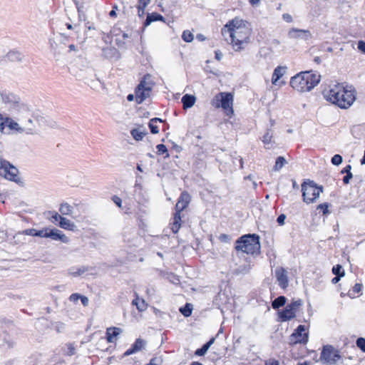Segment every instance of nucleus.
<instances>
[{
  "label": "nucleus",
  "mask_w": 365,
  "mask_h": 365,
  "mask_svg": "<svg viewBox=\"0 0 365 365\" xmlns=\"http://www.w3.org/2000/svg\"><path fill=\"white\" fill-rule=\"evenodd\" d=\"M221 33L232 48L235 52H240L250 43L252 29L247 21L235 17L226 23Z\"/></svg>",
  "instance_id": "f257e3e1"
},
{
  "label": "nucleus",
  "mask_w": 365,
  "mask_h": 365,
  "mask_svg": "<svg viewBox=\"0 0 365 365\" xmlns=\"http://www.w3.org/2000/svg\"><path fill=\"white\" fill-rule=\"evenodd\" d=\"M324 98L341 108H349L356 100V91L351 86L344 83H331L322 92Z\"/></svg>",
  "instance_id": "f03ea898"
},
{
  "label": "nucleus",
  "mask_w": 365,
  "mask_h": 365,
  "mask_svg": "<svg viewBox=\"0 0 365 365\" xmlns=\"http://www.w3.org/2000/svg\"><path fill=\"white\" fill-rule=\"evenodd\" d=\"M236 249L250 255L258 253L260 249L259 237L256 235L242 236L237 240Z\"/></svg>",
  "instance_id": "7ed1b4c3"
},
{
  "label": "nucleus",
  "mask_w": 365,
  "mask_h": 365,
  "mask_svg": "<svg viewBox=\"0 0 365 365\" xmlns=\"http://www.w3.org/2000/svg\"><path fill=\"white\" fill-rule=\"evenodd\" d=\"M210 104L215 108H222L227 116H231L234 113L233 110V96L230 93L221 92L217 93L211 100Z\"/></svg>",
  "instance_id": "20e7f679"
},
{
  "label": "nucleus",
  "mask_w": 365,
  "mask_h": 365,
  "mask_svg": "<svg viewBox=\"0 0 365 365\" xmlns=\"http://www.w3.org/2000/svg\"><path fill=\"white\" fill-rule=\"evenodd\" d=\"M320 76L312 71H304L298 73V91L306 92L312 90L317 86Z\"/></svg>",
  "instance_id": "39448f33"
},
{
  "label": "nucleus",
  "mask_w": 365,
  "mask_h": 365,
  "mask_svg": "<svg viewBox=\"0 0 365 365\" xmlns=\"http://www.w3.org/2000/svg\"><path fill=\"white\" fill-rule=\"evenodd\" d=\"M154 82L150 75H146L140 81L135 92V98L137 103H142L150 95Z\"/></svg>",
  "instance_id": "423d86ee"
},
{
  "label": "nucleus",
  "mask_w": 365,
  "mask_h": 365,
  "mask_svg": "<svg viewBox=\"0 0 365 365\" xmlns=\"http://www.w3.org/2000/svg\"><path fill=\"white\" fill-rule=\"evenodd\" d=\"M6 127L12 133L22 134H32L34 132L32 119L26 120H15L12 118H7Z\"/></svg>",
  "instance_id": "0eeeda50"
},
{
  "label": "nucleus",
  "mask_w": 365,
  "mask_h": 365,
  "mask_svg": "<svg viewBox=\"0 0 365 365\" xmlns=\"http://www.w3.org/2000/svg\"><path fill=\"white\" fill-rule=\"evenodd\" d=\"M302 192L304 201L307 203L314 202L322 192V187L317 186L314 182H304L302 185Z\"/></svg>",
  "instance_id": "6e6552de"
},
{
  "label": "nucleus",
  "mask_w": 365,
  "mask_h": 365,
  "mask_svg": "<svg viewBox=\"0 0 365 365\" xmlns=\"http://www.w3.org/2000/svg\"><path fill=\"white\" fill-rule=\"evenodd\" d=\"M341 356L331 346H325L321 353L320 360L326 365H335Z\"/></svg>",
  "instance_id": "1a4fd4ad"
},
{
  "label": "nucleus",
  "mask_w": 365,
  "mask_h": 365,
  "mask_svg": "<svg viewBox=\"0 0 365 365\" xmlns=\"http://www.w3.org/2000/svg\"><path fill=\"white\" fill-rule=\"evenodd\" d=\"M18 169L10 164L8 161L0 158V175L4 178L15 181L17 175Z\"/></svg>",
  "instance_id": "9d476101"
},
{
  "label": "nucleus",
  "mask_w": 365,
  "mask_h": 365,
  "mask_svg": "<svg viewBox=\"0 0 365 365\" xmlns=\"http://www.w3.org/2000/svg\"><path fill=\"white\" fill-rule=\"evenodd\" d=\"M11 113L15 115L17 120L31 119V110L28 105L21 101L16 107H13Z\"/></svg>",
  "instance_id": "9b49d317"
},
{
  "label": "nucleus",
  "mask_w": 365,
  "mask_h": 365,
  "mask_svg": "<svg viewBox=\"0 0 365 365\" xmlns=\"http://www.w3.org/2000/svg\"><path fill=\"white\" fill-rule=\"evenodd\" d=\"M297 313V301H293L288 304L285 308L279 312L280 321L286 322L295 317Z\"/></svg>",
  "instance_id": "f8f14e48"
},
{
  "label": "nucleus",
  "mask_w": 365,
  "mask_h": 365,
  "mask_svg": "<svg viewBox=\"0 0 365 365\" xmlns=\"http://www.w3.org/2000/svg\"><path fill=\"white\" fill-rule=\"evenodd\" d=\"M1 96L2 101L8 106L10 111L21 101L19 97L11 93H1Z\"/></svg>",
  "instance_id": "ddd939ff"
},
{
  "label": "nucleus",
  "mask_w": 365,
  "mask_h": 365,
  "mask_svg": "<svg viewBox=\"0 0 365 365\" xmlns=\"http://www.w3.org/2000/svg\"><path fill=\"white\" fill-rule=\"evenodd\" d=\"M286 66H277L273 72L272 77V83L275 86H282L285 83L283 81H279L280 78L286 73Z\"/></svg>",
  "instance_id": "4468645a"
},
{
  "label": "nucleus",
  "mask_w": 365,
  "mask_h": 365,
  "mask_svg": "<svg viewBox=\"0 0 365 365\" xmlns=\"http://www.w3.org/2000/svg\"><path fill=\"white\" fill-rule=\"evenodd\" d=\"M275 277L279 285L284 289L288 285V277L287 271L282 267H277L275 269Z\"/></svg>",
  "instance_id": "2eb2a0df"
},
{
  "label": "nucleus",
  "mask_w": 365,
  "mask_h": 365,
  "mask_svg": "<svg viewBox=\"0 0 365 365\" xmlns=\"http://www.w3.org/2000/svg\"><path fill=\"white\" fill-rule=\"evenodd\" d=\"M47 238H51L53 240H59L63 243L69 242V238L57 229H48Z\"/></svg>",
  "instance_id": "dca6fc26"
},
{
  "label": "nucleus",
  "mask_w": 365,
  "mask_h": 365,
  "mask_svg": "<svg viewBox=\"0 0 365 365\" xmlns=\"http://www.w3.org/2000/svg\"><path fill=\"white\" fill-rule=\"evenodd\" d=\"M190 201V195L186 192H182L175 205L176 212L180 213L184 209L187 207Z\"/></svg>",
  "instance_id": "f3484780"
},
{
  "label": "nucleus",
  "mask_w": 365,
  "mask_h": 365,
  "mask_svg": "<svg viewBox=\"0 0 365 365\" xmlns=\"http://www.w3.org/2000/svg\"><path fill=\"white\" fill-rule=\"evenodd\" d=\"M146 344L147 342L145 340L142 339H138L133 344V346L124 353V355L129 356L143 350L146 346Z\"/></svg>",
  "instance_id": "a211bd4d"
},
{
  "label": "nucleus",
  "mask_w": 365,
  "mask_h": 365,
  "mask_svg": "<svg viewBox=\"0 0 365 365\" xmlns=\"http://www.w3.org/2000/svg\"><path fill=\"white\" fill-rule=\"evenodd\" d=\"M298 343L306 344L308 341L309 331L305 325H299L298 328Z\"/></svg>",
  "instance_id": "6ab92c4d"
},
{
  "label": "nucleus",
  "mask_w": 365,
  "mask_h": 365,
  "mask_svg": "<svg viewBox=\"0 0 365 365\" xmlns=\"http://www.w3.org/2000/svg\"><path fill=\"white\" fill-rule=\"evenodd\" d=\"M121 329L117 327L108 328L106 330V339L109 343L115 341L116 337L120 334Z\"/></svg>",
  "instance_id": "aec40b11"
},
{
  "label": "nucleus",
  "mask_w": 365,
  "mask_h": 365,
  "mask_svg": "<svg viewBox=\"0 0 365 365\" xmlns=\"http://www.w3.org/2000/svg\"><path fill=\"white\" fill-rule=\"evenodd\" d=\"M181 101L183 104V108L187 109L192 107L195 105L196 98L192 95L185 94L182 96Z\"/></svg>",
  "instance_id": "412c9836"
},
{
  "label": "nucleus",
  "mask_w": 365,
  "mask_h": 365,
  "mask_svg": "<svg viewBox=\"0 0 365 365\" xmlns=\"http://www.w3.org/2000/svg\"><path fill=\"white\" fill-rule=\"evenodd\" d=\"M131 135L136 140H141L144 136L147 134L146 129L143 127L133 129L130 131Z\"/></svg>",
  "instance_id": "4be33fe9"
},
{
  "label": "nucleus",
  "mask_w": 365,
  "mask_h": 365,
  "mask_svg": "<svg viewBox=\"0 0 365 365\" xmlns=\"http://www.w3.org/2000/svg\"><path fill=\"white\" fill-rule=\"evenodd\" d=\"M59 226L65 230L73 231L76 228L75 224L70 220L63 217H60Z\"/></svg>",
  "instance_id": "5701e85b"
},
{
  "label": "nucleus",
  "mask_w": 365,
  "mask_h": 365,
  "mask_svg": "<svg viewBox=\"0 0 365 365\" xmlns=\"http://www.w3.org/2000/svg\"><path fill=\"white\" fill-rule=\"evenodd\" d=\"M171 225V230L174 233H177L181 227V215L180 212H175L173 222Z\"/></svg>",
  "instance_id": "b1692460"
},
{
  "label": "nucleus",
  "mask_w": 365,
  "mask_h": 365,
  "mask_svg": "<svg viewBox=\"0 0 365 365\" xmlns=\"http://www.w3.org/2000/svg\"><path fill=\"white\" fill-rule=\"evenodd\" d=\"M155 21H164V17L157 13L148 14L144 23L145 26H148L152 22Z\"/></svg>",
  "instance_id": "393cba45"
},
{
  "label": "nucleus",
  "mask_w": 365,
  "mask_h": 365,
  "mask_svg": "<svg viewBox=\"0 0 365 365\" xmlns=\"http://www.w3.org/2000/svg\"><path fill=\"white\" fill-rule=\"evenodd\" d=\"M132 304L136 306L139 312H143L148 307L145 301L143 299H140L138 296H136V298L133 300Z\"/></svg>",
  "instance_id": "a878e982"
},
{
  "label": "nucleus",
  "mask_w": 365,
  "mask_h": 365,
  "mask_svg": "<svg viewBox=\"0 0 365 365\" xmlns=\"http://www.w3.org/2000/svg\"><path fill=\"white\" fill-rule=\"evenodd\" d=\"M273 133L271 130H267L262 137V142L267 148H271L273 145L272 142Z\"/></svg>",
  "instance_id": "bb28decb"
},
{
  "label": "nucleus",
  "mask_w": 365,
  "mask_h": 365,
  "mask_svg": "<svg viewBox=\"0 0 365 365\" xmlns=\"http://www.w3.org/2000/svg\"><path fill=\"white\" fill-rule=\"evenodd\" d=\"M6 58L10 61H21L22 60V55L18 51H11L7 53Z\"/></svg>",
  "instance_id": "cd10ccee"
},
{
  "label": "nucleus",
  "mask_w": 365,
  "mask_h": 365,
  "mask_svg": "<svg viewBox=\"0 0 365 365\" xmlns=\"http://www.w3.org/2000/svg\"><path fill=\"white\" fill-rule=\"evenodd\" d=\"M87 271V268L86 267H73L69 269V274L76 277L78 276H81L83 273H85Z\"/></svg>",
  "instance_id": "c85d7f7f"
},
{
  "label": "nucleus",
  "mask_w": 365,
  "mask_h": 365,
  "mask_svg": "<svg viewBox=\"0 0 365 365\" xmlns=\"http://www.w3.org/2000/svg\"><path fill=\"white\" fill-rule=\"evenodd\" d=\"M60 212L63 215H71L73 212V207L68 203H62L59 208Z\"/></svg>",
  "instance_id": "c756f323"
},
{
  "label": "nucleus",
  "mask_w": 365,
  "mask_h": 365,
  "mask_svg": "<svg viewBox=\"0 0 365 365\" xmlns=\"http://www.w3.org/2000/svg\"><path fill=\"white\" fill-rule=\"evenodd\" d=\"M287 299L284 296H280L276 298L272 303V308L277 309L279 307L284 306L286 303Z\"/></svg>",
  "instance_id": "7c9ffc66"
},
{
  "label": "nucleus",
  "mask_w": 365,
  "mask_h": 365,
  "mask_svg": "<svg viewBox=\"0 0 365 365\" xmlns=\"http://www.w3.org/2000/svg\"><path fill=\"white\" fill-rule=\"evenodd\" d=\"M161 122V119L160 118H154L153 119H151L149 122V128L150 129V132L153 133V134H157L159 133V129H158V125L155 124L157 122Z\"/></svg>",
  "instance_id": "2f4dec72"
},
{
  "label": "nucleus",
  "mask_w": 365,
  "mask_h": 365,
  "mask_svg": "<svg viewBox=\"0 0 365 365\" xmlns=\"http://www.w3.org/2000/svg\"><path fill=\"white\" fill-rule=\"evenodd\" d=\"M312 38V34L309 31L298 29V40H304L305 41L311 40Z\"/></svg>",
  "instance_id": "473e14b6"
},
{
  "label": "nucleus",
  "mask_w": 365,
  "mask_h": 365,
  "mask_svg": "<svg viewBox=\"0 0 365 365\" xmlns=\"http://www.w3.org/2000/svg\"><path fill=\"white\" fill-rule=\"evenodd\" d=\"M182 38L184 41L190 43L193 41L194 36L190 31L185 30L182 32Z\"/></svg>",
  "instance_id": "72a5a7b5"
},
{
  "label": "nucleus",
  "mask_w": 365,
  "mask_h": 365,
  "mask_svg": "<svg viewBox=\"0 0 365 365\" xmlns=\"http://www.w3.org/2000/svg\"><path fill=\"white\" fill-rule=\"evenodd\" d=\"M332 272L336 276L343 277L344 275V271L342 268V266L337 264L336 266L333 267Z\"/></svg>",
  "instance_id": "f704fd0d"
},
{
  "label": "nucleus",
  "mask_w": 365,
  "mask_h": 365,
  "mask_svg": "<svg viewBox=\"0 0 365 365\" xmlns=\"http://www.w3.org/2000/svg\"><path fill=\"white\" fill-rule=\"evenodd\" d=\"M251 266L250 264L241 265L236 269L237 274H245L250 272Z\"/></svg>",
  "instance_id": "c9c22d12"
},
{
  "label": "nucleus",
  "mask_w": 365,
  "mask_h": 365,
  "mask_svg": "<svg viewBox=\"0 0 365 365\" xmlns=\"http://www.w3.org/2000/svg\"><path fill=\"white\" fill-rule=\"evenodd\" d=\"M180 312L185 317H189L192 313V307L190 304H187L184 307L180 309Z\"/></svg>",
  "instance_id": "e433bc0d"
},
{
  "label": "nucleus",
  "mask_w": 365,
  "mask_h": 365,
  "mask_svg": "<svg viewBox=\"0 0 365 365\" xmlns=\"http://www.w3.org/2000/svg\"><path fill=\"white\" fill-rule=\"evenodd\" d=\"M284 162L285 159L283 157H278L275 162L274 170H279L281 169L283 167Z\"/></svg>",
  "instance_id": "4c0bfd02"
},
{
  "label": "nucleus",
  "mask_w": 365,
  "mask_h": 365,
  "mask_svg": "<svg viewBox=\"0 0 365 365\" xmlns=\"http://www.w3.org/2000/svg\"><path fill=\"white\" fill-rule=\"evenodd\" d=\"M7 118L8 117H4L1 113H0V132L1 133H4V129L6 128V121H7Z\"/></svg>",
  "instance_id": "58836bf2"
},
{
  "label": "nucleus",
  "mask_w": 365,
  "mask_h": 365,
  "mask_svg": "<svg viewBox=\"0 0 365 365\" xmlns=\"http://www.w3.org/2000/svg\"><path fill=\"white\" fill-rule=\"evenodd\" d=\"M331 163L335 165H339L342 163V157L336 154L331 158Z\"/></svg>",
  "instance_id": "ea45409f"
},
{
  "label": "nucleus",
  "mask_w": 365,
  "mask_h": 365,
  "mask_svg": "<svg viewBox=\"0 0 365 365\" xmlns=\"http://www.w3.org/2000/svg\"><path fill=\"white\" fill-rule=\"evenodd\" d=\"M357 346L364 352H365V339L364 338H359L356 340Z\"/></svg>",
  "instance_id": "a19ab883"
},
{
  "label": "nucleus",
  "mask_w": 365,
  "mask_h": 365,
  "mask_svg": "<svg viewBox=\"0 0 365 365\" xmlns=\"http://www.w3.org/2000/svg\"><path fill=\"white\" fill-rule=\"evenodd\" d=\"M156 148H157V150H158V153L159 154H164V153H166L167 154V156H168V149L166 148V146L163 144H159L156 146Z\"/></svg>",
  "instance_id": "79ce46f5"
},
{
  "label": "nucleus",
  "mask_w": 365,
  "mask_h": 365,
  "mask_svg": "<svg viewBox=\"0 0 365 365\" xmlns=\"http://www.w3.org/2000/svg\"><path fill=\"white\" fill-rule=\"evenodd\" d=\"M207 346L208 345H203L202 348L200 349H198L195 351V354L197 355V356H203L206 354V352L207 351V350L209 349L207 348Z\"/></svg>",
  "instance_id": "37998d69"
},
{
  "label": "nucleus",
  "mask_w": 365,
  "mask_h": 365,
  "mask_svg": "<svg viewBox=\"0 0 365 365\" xmlns=\"http://www.w3.org/2000/svg\"><path fill=\"white\" fill-rule=\"evenodd\" d=\"M328 208V203H322L317 206V210H322L324 215H326L329 212Z\"/></svg>",
  "instance_id": "c03bdc74"
},
{
  "label": "nucleus",
  "mask_w": 365,
  "mask_h": 365,
  "mask_svg": "<svg viewBox=\"0 0 365 365\" xmlns=\"http://www.w3.org/2000/svg\"><path fill=\"white\" fill-rule=\"evenodd\" d=\"M48 228L43 229L41 230H36V235L35 236L41 237H46L48 235Z\"/></svg>",
  "instance_id": "a18cd8bd"
},
{
  "label": "nucleus",
  "mask_w": 365,
  "mask_h": 365,
  "mask_svg": "<svg viewBox=\"0 0 365 365\" xmlns=\"http://www.w3.org/2000/svg\"><path fill=\"white\" fill-rule=\"evenodd\" d=\"M21 235L35 236L36 230L35 229H27V230H24L22 232H19L17 234V235Z\"/></svg>",
  "instance_id": "49530a36"
},
{
  "label": "nucleus",
  "mask_w": 365,
  "mask_h": 365,
  "mask_svg": "<svg viewBox=\"0 0 365 365\" xmlns=\"http://www.w3.org/2000/svg\"><path fill=\"white\" fill-rule=\"evenodd\" d=\"M112 200L118 207H122V200L118 196H117V195L113 196Z\"/></svg>",
  "instance_id": "de8ad7c7"
},
{
  "label": "nucleus",
  "mask_w": 365,
  "mask_h": 365,
  "mask_svg": "<svg viewBox=\"0 0 365 365\" xmlns=\"http://www.w3.org/2000/svg\"><path fill=\"white\" fill-rule=\"evenodd\" d=\"M149 363H150V365H161L162 359L160 358H158V357H155V358H153L150 361Z\"/></svg>",
  "instance_id": "09e8293b"
},
{
  "label": "nucleus",
  "mask_w": 365,
  "mask_h": 365,
  "mask_svg": "<svg viewBox=\"0 0 365 365\" xmlns=\"http://www.w3.org/2000/svg\"><path fill=\"white\" fill-rule=\"evenodd\" d=\"M80 298H81V294H80L74 293V294H72L69 297V300L71 302H76L78 299H80Z\"/></svg>",
  "instance_id": "8fccbe9b"
},
{
  "label": "nucleus",
  "mask_w": 365,
  "mask_h": 365,
  "mask_svg": "<svg viewBox=\"0 0 365 365\" xmlns=\"http://www.w3.org/2000/svg\"><path fill=\"white\" fill-rule=\"evenodd\" d=\"M290 344H297V329L294 331V332L290 336Z\"/></svg>",
  "instance_id": "3c124183"
},
{
  "label": "nucleus",
  "mask_w": 365,
  "mask_h": 365,
  "mask_svg": "<svg viewBox=\"0 0 365 365\" xmlns=\"http://www.w3.org/2000/svg\"><path fill=\"white\" fill-rule=\"evenodd\" d=\"M286 219V215L284 214L280 215L277 219V222L279 225H283L284 224V220Z\"/></svg>",
  "instance_id": "603ef678"
},
{
  "label": "nucleus",
  "mask_w": 365,
  "mask_h": 365,
  "mask_svg": "<svg viewBox=\"0 0 365 365\" xmlns=\"http://www.w3.org/2000/svg\"><path fill=\"white\" fill-rule=\"evenodd\" d=\"M353 175L351 172H349L343 178V182L344 184L349 183L350 180L352 178Z\"/></svg>",
  "instance_id": "864d4df0"
},
{
  "label": "nucleus",
  "mask_w": 365,
  "mask_h": 365,
  "mask_svg": "<svg viewBox=\"0 0 365 365\" xmlns=\"http://www.w3.org/2000/svg\"><path fill=\"white\" fill-rule=\"evenodd\" d=\"M358 49L365 53V42L359 41L358 43Z\"/></svg>",
  "instance_id": "5fc2aeb1"
},
{
  "label": "nucleus",
  "mask_w": 365,
  "mask_h": 365,
  "mask_svg": "<svg viewBox=\"0 0 365 365\" xmlns=\"http://www.w3.org/2000/svg\"><path fill=\"white\" fill-rule=\"evenodd\" d=\"M361 284H356L353 287L352 292H354V294H357V293H359L361 292Z\"/></svg>",
  "instance_id": "6e6d98bb"
},
{
  "label": "nucleus",
  "mask_w": 365,
  "mask_h": 365,
  "mask_svg": "<svg viewBox=\"0 0 365 365\" xmlns=\"http://www.w3.org/2000/svg\"><path fill=\"white\" fill-rule=\"evenodd\" d=\"M137 8H138V16L140 17L143 16V15L145 14V9L146 7H142L140 5H138Z\"/></svg>",
  "instance_id": "4d7b16f0"
},
{
  "label": "nucleus",
  "mask_w": 365,
  "mask_h": 365,
  "mask_svg": "<svg viewBox=\"0 0 365 365\" xmlns=\"http://www.w3.org/2000/svg\"><path fill=\"white\" fill-rule=\"evenodd\" d=\"M80 299H81V302H82L83 306L87 307L88 305L89 300H88V298L87 297L81 295Z\"/></svg>",
  "instance_id": "13d9d810"
},
{
  "label": "nucleus",
  "mask_w": 365,
  "mask_h": 365,
  "mask_svg": "<svg viewBox=\"0 0 365 365\" xmlns=\"http://www.w3.org/2000/svg\"><path fill=\"white\" fill-rule=\"evenodd\" d=\"M151 0H138V5H140L142 7H147V6L150 3Z\"/></svg>",
  "instance_id": "bf43d9fd"
},
{
  "label": "nucleus",
  "mask_w": 365,
  "mask_h": 365,
  "mask_svg": "<svg viewBox=\"0 0 365 365\" xmlns=\"http://www.w3.org/2000/svg\"><path fill=\"white\" fill-rule=\"evenodd\" d=\"M282 18H283V19H284L285 21H287V22H291V21H292V16H291V15H290V14H284L282 15Z\"/></svg>",
  "instance_id": "052dcab7"
},
{
  "label": "nucleus",
  "mask_w": 365,
  "mask_h": 365,
  "mask_svg": "<svg viewBox=\"0 0 365 365\" xmlns=\"http://www.w3.org/2000/svg\"><path fill=\"white\" fill-rule=\"evenodd\" d=\"M74 347L72 345L69 344L68 346L67 354L70 356L74 354Z\"/></svg>",
  "instance_id": "680f3d73"
},
{
  "label": "nucleus",
  "mask_w": 365,
  "mask_h": 365,
  "mask_svg": "<svg viewBox=\"0 0 365 365\" xmlns=\"http://www.w3.org/2000/svg\"><path fill=\"white\" fill-rule=\"evenodd\" d=\"M265 365H279V362L273 359H269L266 361Z\"/></svg>",
  "instance_id": "e2e57ef3"
},
{
  "label": "nucleus",
  "mask_w": 365,
  "mask_h": 365,
  "mask_svg": "<svg viewBox=\"0 0 365 365\" xmlns=\"http://www.w3.org/2000/svg\"><path fill=\"white\" fill-rule=\"evenodd\" d=\"M351 166L350 165H347L342 170V173H349V172H351Z\"/></svg>",
  "instance_id": "0e129e2a"
},
{
  "label": "nucleus",
  "mask_w": 365,
  "mask_h": 365,
  "mask_svg": "<svg viewBox=\"0 0 365 365\" xmlns=\"http://www.w3.org/2000/svg\"><path fill=\"white\" fill-rule=\"evenodd\" d=\"M249 2L252 6H257L260 3V0H249Z\"/></svg>",
  "instance_id": "69168bd1"
},
{
  "label": "nucleus",
  "mask_w": 365,
  "mask_h": 365,
  "mask_svg": "<svg viewBox=\"0 0 365 365\" xmlns=\"http://www.w3.org/2000/svg\"><path fill=\"white\" fill-rule=\"evenodd\" d=\"M296 34H297V30L294 29H292L291 31H289V36L290 38H295L296 36Z\"/></svg>",
  "instance_id": "338daca9"
},
{
  "label": "nucleus",
  "mask_w": 365,
  "mask_h": 365,
  "mask_svg": "<svg viewBox=\"0 0 365 365\" xmlns=\"http://www.w3.org/2000/svg\"><path fill=\"white\" fill-rule=\"evenodd\" d=\"M297 79V76H294L291 78L290 84L291 86L294 88V83Z\"/></svg>",
  "instance_id": "774afa93"
}]
</instances>
